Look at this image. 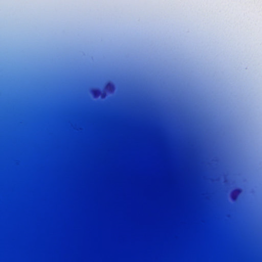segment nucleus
I'll use <instances>...</instances> for the list:
<instances>
[{
	"label": "nucleus",
	"instance_id": "f03ea898",
	"mask_svg": "<svg viewBox=\"0 0 262 262\" xmlns=\"http://www.w3.org/2000/svg\"><path fill=\"white\" fill-rule=\"evenodd\" d=\"M106 88L108 89V90H112L114 89V84L111 82H108L106 85Z\"/></svg>",
	"mask_w": 262,
	"mask_h": 262
},
{
	"label": "nucleus",
	"instance_id": "f257e3e1",
	"mask_svg": "<svg viewBox=\"0 0 262 262\" xmlns=\"http://www.w3.org/2000/svg\"><path fill=\"white\" fill-rule=\"evenodd\" d=\"M92 93L94 95V97L95 98H97L100 96H101L102 98H103L105 96V93L102 92L101 90L97 89H95L92 90Z\"/></svg>",
	"mask_w": 262,
	"mask_h": 262
}]
</instances>
